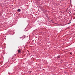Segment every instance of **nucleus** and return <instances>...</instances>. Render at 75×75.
I'll list each match as a JSON object with an SVG mask.
<instances>
[{"instance_id": "1", "label": "nucleus", "mask_w": 75, "mask_h": 75, "mask_svg": "<svg viewBox=\"0 0 75 75\" xmlns=\"http://www.w3.org/2000/svg\"><path fill=\"white\" fill-rule=\"evenodd\" d=\"M21 52V51L20 50H18V53H20Z\"/></svg>"}, {"instance_id": "2", "label": "nucleus", "mask_w": 75, "mask_h": 75, "mask_svg": "<svg viewBox=\"0 0 75 75\" xmlns=\"http://www.w3.org/2000/svg\"><path fill=\"white\" fill-rule=\"evenodd\" d=\"M21 11V10L20 9H19L18 10V11Z\"/></svg>"}, {"instance_id": "3", "label": "nucleus", "mask_w": 75, "mask_h": 75, "mask_svg": "<svg viewBox=\"0 0 75 75\" xmlns=\"http://www.w3.org/2000/svg\"><path fill=\"white\" fill-rule=\"evenodd\" d=\"M57 58H60V57H59V56H58L57 57Z\"/></svg>"}, {"instance_id": "4", "label": "nucleus", "mask_w": 75, "mask_h": 75, "mask_svg": "<svg viewBox=\"0 0 75 75\" xmlns=\"http://www.w3.org/2000/svg\"><path fill=\"white\" fill-rule=\"evenodd\" d=\"M70 54H71V55H72V53H70Z\"/></svg>"}]
</instances>
